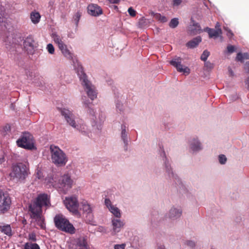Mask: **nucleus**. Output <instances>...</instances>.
Listing matches in <instances>:
<instances>
[{
    "label": "nucleus",
    "instance_id": "nucleus-42",
    "mask_svg": "<svg viewBox=\"0 0 249 249\" xmlns=\"http://www.w3.org/2000/svg\"><path fill=\"white\" fill-rule=\"evenodd\" d=\"M228 53H231L235 51V47L232 45H228L227 47Z\"/></svg>",
    "mask_w": 249,
    "mask_h": 249
},
{
    "label": "nucleus",
    "instance_id": "nucleus-37",
    "mask_svg": "<svg viewBox=\"0 0 249 249\" xmlns=\"http://www.w3.org/2000/svg\"><path fill=\"white\" fill-rule=\"evenodd\" d=\"M47 49L48 52L50 54H53L54 53V48L53 45L52 44H49L47 45Z\"/></svg>",
    "mask_w": 249,
    "mask_h": 249
},
{
    "label": "nucleus",
    "instance_id": "nucleus-17",
    "mask_svg": "<svg viewBox=\"0 0 249 249\" xmlns=\"http://www.w3.org/2000/svg\"><path fill=\"white\" fill-rule=\"evenodd\" d=\"M58 48L61 51L63 55L67 59L70 60L73 59V53L68 49L67 46L65 44L60 46Z\"/></svg>",
    "mask_w": 249,
    "mask_h": 249
},
{
    "label": "nucleus",
    "instance_id": "nucleus-43",
    "mask_svg": "<svg viewBox=\"0 0 249 249\" xmlns=\"http://www.w3.org/2000/svg\"><path fill=\"white\" fill-rule=\"evenodd\" d=\"M124 244L116 245L114 246V249H124Z\"/></svg>",
    "mask_w": 249,
    "mask_h": 249
},
{
    "label": "nucleus",
    "instance_id": "nucleus-16",
    "mask_svg": "<svg viewBox=\"0 0 249 249\" xmlns=\"http://www.w3.org/2000/svg\"><path fill=\"white\" fill-rule=\"evenodd\" d=\"M205 31L207 32L210 38H217L222 34V30L220 28L215 30L207 27Z\"/></svg>",
    "mask_w": 249,
    "mask_h": 249
},
{
    "label": "nucleus",
    "instance_id": "nucleus-35",
    "mask_svg": "<svg viewBox=\"0 0 249 249\" xmlns=\"http://www.w3.org/2000/svg\"><path fill=\"white\" fill-rule=\"evenodd\" d=\"M81 16L82 13L79 11L76 12L73 16V18L76 25H78V22L81 18Z\"/></svg>",
    "mask_w": 249,
    "mask_h": 249
},
{
    "label": "nucleus",
    "instance_id": "nucleus-2",
    "mask_svg": "<svg viewBox=\"0 0 249 249\" xmlns=\"http://www.w3.org/2000/svg\"><path fill=\"white\" fill-rule=\"evenodd\" d=\"M29 169L28 167L22 163L13 164L11 172L9 176L10 180L15 182L24 180L28 175Z\"/></svg>",
    "mask_w": 249,
    "mask_h": 249
},
{
    "label": "nucleus",
    "instance_id": "nucleus-41",
    "mask_svg": "<svg viewBox=\"0 0 249 249\" xmlns=\"http://www.w3.org/2000/svg\"><path fill=\"white\" fill-rule=\"evenodd\" d=\"M105 203L106 206L107 207V208L108 209H109L111 208V207L114 206L112 204L111 201L108 198L105 199Z\"/></svg>",
    "mask_w": 249,
    "mask_h": 249
},
{
    "label": "nucleus",
    "instance_id": "nucleus-27",
    "mask_svg": "<svg viewBox=\"0 0 249 249\" xmlns=\"http://www.w3.org/2000/svg\"><path fill=\"white\" fill-rule=\"evenodd\" d=\"M236 60L243 62L244 60L249 59V53H238L236 57Z\"/></svg>",
    "mask_w": 249,
    "mask_h": 249
},
{
    "label": "nucleus",
    "instance_id": "nucleus-49",
    "mask_svg": "<svg viewBox=\"0 0 249 249\" xmlns=\"http://www.w3.org/2000/svg\"><path fill=\"white\" fill-rule=\"evenodd\" d=\"M220 25H219V23H218V22H217V23L216 24V25H215V28H216V29H218L220 28Z\"/></svg>",
    "mask_w": 249,
    "mask_h": 249
},
{
    "label": "nucleus",
    "instance_id": "nucleus-11",
    "mask_svg": "<svg viewBox=\"0 0 249 249\" xmlns=\"http://www.w3.org/2000/svg\"><path fill=\"white\" fill-rule=\"evenodd\" d=\"M58 109L61 115L64 117L67 123L73 128L78 129V126L76 124L74 120V116L70 110L65 108H59Z\"/></svg>",
    "mask_w": 249,
    "mask_h": 249
},
{
    "label": "nucleus",
    "instance_id": "nucleus-57",
    "mask_svg": "<svg viewBox=\"0 0 249 249\" xmlns=\"http://www.w3.org/2000/svg\"><path fill=\"white\" fill-rule=\"evenodd\" d=\"M248 89L249 90V85H248Z\"/></svg>",
    "mask_w": 249,
    "mask_h": 249
},
{
    "label": "nucleus",
    "instance_id": "nucleus-40",
    "mask_svg": "<svg viewBox=\"0 0 249 249\" xmlns=\"http://www.w3.org/2000/svg\"><path fill=\"white\" fill-rule=\"evenodd\" d=\"M224 29L227 32V36H228V37L229 38H231L233 36V33L232 32V31L231 30L228 29V28L224 27Z\"/></svg>",
    "mask_w": 249,
    "mask_h": 249
},
{
    "label": "nucleus",
    "instance_id": "nucleus-51",
    "mask_svg": "<svg viewBox=\"0 0 249 249\" xmlns=\"http://www.w3.org/2000/svg\"><path fill=\"white\" fill-rule=\"evenodd\" d=\"M3 22V18L2 17H0V23Z\"/></svg>",
    "mask_w": 249,
    "mask_h": 249
},
{
    "label": "nucleus",
    "instance_id": "nucleus-28",
    "mask_svg": "<svg viewBox=\"0 0 249 249\" xmlns=\"http://www.w3.org/2000/svg\"><path fill=\"white\" fill-rule=\"evenodd\" d=\"M191 148L195 151H198L201 149L200 143L196 140H194L193 142L191 143Z\"/></svg>",
    "mask_w": 249,
    "mask_h": 249
},
{
    "label": "nucleus",
    "instance_id": "nucleus-1",
    "mask_svg": "<svg viewBox=\"0 0 249 249\" xmlns=\"http://www.w3.org/2000/svg\"><path fill=\"white\" fill-rule=\"evenodd\" d=\"M51 206L50 196L46 194H40L29 206V212L42 213L43 208L48 209Z\"/></svg>",
    "mask_w": 249,
    "mask_h": 249
},
{
    "label": "nucleus",
    "instance_id": "nucleus-18",
    "mask_svg": "<svg viewBox=\"0 0 249 249\" xmlns=\"http://www.w3.org/2000/svg\"><path fill=\"white\" fill-rule=\"evenodd\" d=\"M113 230L115 232L120 231L121 228L124 226V223L120 219L113 218L112 220Z\"/></svg>",
    "mask_w": 249,
    "mask_h": 249
},
{
    "label": "nucleus",
    "instance_id": "nucleus-26",
    "mask_svg": "<svg viewBox=\"0 0 249 249\" xmlns=\"http://www.w3.org/2000/svg\"><path fill=\"white\" fill-rule=\"evenodd\" d=\"M30 18L33 23L36 24L40 20V16L38 12H33L31 13Z\"/></svg>",
    "mask_w": 249,
    "mask_h": 249
},
{
    "label": "nucleus",
    "instance_id": "nucleus-50",
    "mask_svg": "<svg viewBox=\"0 0 249 249\" xmlns=\"http://www.w3.org/2000/svg\"><path fill=\"white\" fill-rule=\"evenodd\" d=\"M158 249H165L164 246H160L158 247Z\"/></svg>",
    "mask_w": 249,
    "mask_h": 249
},
{
    "label": "nucleus",
    "instance_id": "nucleus-34",
    "mask_svg": "<svg viewBox=\"0 0 249 249\" xmlns=\"http://www.w3.org/2000/svg\"><path fill=\"white\" fill-rule=\"evenodd\" d=\"M210 53L208 50H204L203 51L202 54L201 55V57H200L201 60L203 61H206V60L207 59L208 57L210 55Z\"/></svg>",
    "mask_w": 249,
    "mask_h": 249
},
{
    "label": "nucleus",
    "instance_id": "nucleus-6",
    "mask_svg": "<svg viewBox=\"0 0 249 249\" xmlns=\"http://www.w3.org/2000/svg\"><path fill=\"white\" fill-rule=\"evenodd\" d=\"M17 145L20 147L32 150L35 148L33 135L28 133H23L21 137L17 141Z\"/></svg>",
    "mask_w": 249,
    "mask_h": 249
},
{
    "label": "nucleus",
    "instance_id": "nucleus-14",
    "mask_svg": "<svg viewBox=\"0 0 249 249\" xmlns=\"http://www.w3.org/2000/svg\"><path fill=\"white\" fill-rule=\"evenodd\" d=\"M88 13L92 16L97 17L103 13L101 8L96 4H90L87 8Z\"/></svg>",
    "mask_w": 249,
    "mask_h": 249
},
{
    "label": "nucleus",
    "instance_id": "nucleus-15",
    "mask_svg": "<svg viewBox=\"0 0 249 249\" xmlns=\"http://www.w3.org/2000/svg\"><path fill=\"white\" fill-rule=\"evenodd\" d=\"M34 40L31 36L26 38L23 42V47L27 53H32L34 50Z\"/></svg>",
    "mask_w": 249,
    "mask_h": 249
},
{
    "label": "nucleus",
    "instance_id": "nucleus-31",
    "mask_svg": "<svg viewBox=\"0 0 249 249\" xmlns=\"http://www.w3.org/2000/svg\"><path fill=\"white\" fill-rule=\"evenodd\" d=\"M24 249H40V247L36 243L28 242L25 244Z\"/></svg>",
    "mask_w": 249,
    "mask_h": 249
},
{
    "label": "nucleus",
    "instance_id": "nucleus-38",
    "mask_svg": "<svg viewBox=\"0 0 249 249\" xmlns=\"http://www.w3.org/2000/svg\"><path fill=\"white\" fill-rule=\"evenodd\" d=\"M218 159L219 162L222 164H225L227 161V158L224 155H219Z\"/></svg>",
    "mask_w": 249,
    "mask_h": 249
},
{
    "label": "nucleus",
    "instance_id": "nucleus-46",
    "mask_svg": "<svg viewBox=\"0 0 249 249\" xmlns=\"http://www.w3.org/2000/svg\"><path fill=\"white\" fill-rule=\"evenodd\" d=\"M110 3L118 4L120 2V0H108Z\"/></svg>",
    "mask_w": 249,
    "mask_h": 249
},
{
    "label": "nucleus",
    "instance_id": "nucleus-19",
    "mask_svg": "<svg viewBox=\"0 0 249 249\" xmlns=\"http://www.w3.org/2000/svg\"><path fill=\"white\" fill-rule=\"evenodd\" d=\"M45 182L50 186H53V187H57L58 179L56 175L49 176L45 178Z\"/></svg>",
    "mask_w": 249,
    "mask_h": 249
},
{
    "label": "nucleus",
    "instance_id": "nucleus-21",
    "mask_svg": "<svg viewBox=\"0 0 249 249\" xmlns=\"http://www.w3.org/2000/svg\"><path fill=\"white\" fill-rule=\"evenodd\" d=\"M182 211L180 209L172 208L169 212V217L171 219H176L180 216Z\"/></svg>",
    "mask_w": 249,
    "mask_h": 249
},
{
    "label": "nucleus",
    "instance_id": "nucleus-5",
    "mask_svg": "<svg viewBox=\"0 0 249 249\" xmlns=\"http://www.w3.org/2000/svg\"><path fill=\"white\" fill-rule=\"evenodd\" d=\"M51 159L53 163L57 166H64L67 161L65 153L58 146L51 145L50 147Z\"/></svg>",
    "mask_w": 249,
    "mask_h": 249
},
{
    "label": "nucleus",
    "instance_id": "nucleus-23",
    "mask_svg": "<svg viewBox=\"0 0 249 249\" xmlns=\"http://www.w3.org/2000/svg\"><path fill=\"white\" fill-rule=\"evenodd\" d=\"M0 231L9 236L12 235L11 228L9 225L0 226Z\"/></svg>",
    "mask_w": 249,
    "mask_h": 249
},
{
    "label": "nucleus",
    "instance_id": "nucleus-3",
    "mask_svg": "<svg viewBox=\"0 0 249 249\" xmlns=\"http://www.w3.org/2000/svg\"><path fill=\"white\" fill-rule=\"evenodd\" d=\"M77 74L88 96L91 100H93L97 97V92L95 87L87 79V75L84 72L83 68L81 66H79L77 69Z\"/></svg>",
    "mask_w": 249,
    "mask_h": 249
},
{
    "label": "nucleus",
    "instance_id": "nucleus-32",
    "mask_svg": "<svg viewBox=\"0 0 249 249\" xmlns=\"http://www.w3.org/2000/svg\"><path fill=\"white\" fill-rule=\"evenodd\" d=\"M122 139L123 140L124 143L125 144H127V134L126 133L125 126L124 125H122Z\"/></svg>",
    "mask_w": 249,
    "mask_h": 249
},
{
    "label": "nucleus",
    "instance_id": "nucleus-55",
    "mask_svg": "<svg viewBox=\"0 0 249 249\" xmlns=\"http://www.w3.org/2000/svg\"><path fill=\"white\" fill-rule=\"evenodd\" d=\"M37 175H38V179H40L41 178V177L39 176L38 172H37Z\"/></svg>",
    "mask_w": 249,
    "mask_h": 249
},
{
    "label": "nucleus",
    "instance_id": "nucleus-44",
    "mask_svg": "<svg viewBox=\"0 0 249 249\" xmlns=\"http://www.w3.org/2000/svg\"><path fill=\"white\" fill-rule=\"evenodd\" d=\"M187 245L190 247L193 248L195 246V243L194 242L192 241H188L187 242Z\"/></svg>",
    "mask_w": 249,
    "mask_h": 249
},
{
    "label": "nucleus",
    "instance_id": "nucleus-39",
    "mask_svg": "<svg viewBox=\"0 0 249 249\" xmlns=\"http://www.w3.org/2000/svg\"><path fill=\"white\" fill-rule=\"evenodd\" d=\"M128 13L129 15L132 17H134L136 15V11L134 10L132 7H129L128 9Z\"/></svg>",
    "mask_w": 249,
    "mask_h": 249
},
{
    "label": "nucleus",
    "instance_id": "nucleus-8",
    "mask_svg": "<svg viewBox=\"0 0 249 249\" xmlns=\"http://www.w3.org/2000/svg\"><path fill=\"white\" fill-rule=\"evenodd\" d=\"M64 203L67 209L73 213H78L79 203L77 198L75 196L66 197Z\"/></svg>",
    "mask_w": 249,
    "mask_h": 249
},
{
    "label": "nucleus",
    "instance_id": "nucleus-36",
    "mask_svg": "<svg viewBox=\"0 0 249 249\" xmlns=\"http://www.w3.org/2000/svg\"><path fill=\"white\" fill-rule=\"evenodd\" d=\"M204 67L207 70H211L214 67V64L210 61H205Z\"/></svg>",
    "mask_w": 249,
    "mask_h": 249
},
{
    "label": "nucleus",
    "instance_id": "nucleus-30",
    "mask_svg": "<svg viewBox=\"0 0 249 249\" xmlns=\"http://www.w3.org/2000/svg\"><path fill=\"white\" fill-rule=\"evenodd\" d=\"M154 18L157 20L162 23H164L167 21L168 19L167 18L164 16H162L160 13L154 14Z\"/></svg>",
    "mask_w": 249,
    "mask_h": 249
},
{
    "label": "nucleus",
    "instance_id": "nucleus-25",
    "mask_svg": "<svg viewBox=\"0 0 249 249\" xmlns=\"http://www.w3.org/2000/svg\"><path fill=\"white\" fill-rule=\"evenodd\" d=\"M52 38H53L54 42L57 45L58 47H59L65 44L62 41V38L56 33H53L52 34Z\"/></svg>",
    "mask_w": 249,
    "mask_h": 249
},
{
    "label": "nucleus",
    "instance_id": "nucleus-9",
    "mask_svg": "<svg viewBox=\"0 0 249 249\" xmlns=\"http://www.w3.org/2000/svg\"><path fill=\"white\" fill-rule=\"evenodd\" d=\"M72 185V180L68 175L61 177L58 179L57 187L62 189L64 193H66L69 189L71 188Z\"/></svg>",
    "mask_w": 249,
    "mask_h": 249
},
{
    "label": "nucleus",
    "instance_id": "nucleus-4",
    "mask_svg": "<svg viewBox=\"0 0 249 249\" xmlns=\"http://www.w3.org/2000/svg\"><path fill=\"white\" fill-rule=\"evenodd\" d=\"M53 221L55 227L58 230L67 233H74V227L63 214H56L53 218Z\"/></svg>",
    "mask_w": 249,
    "mask_h": 249
},
{
    "label": "nucleus",
    "instance_id": "nucleus-12",
    "mask_svg": "<svg viewBox=\"0 0 249 249\" xmlns=\"http://www.w3.org/2000/svg\"><path fill=\"white\" fill-rule=\"evenodd\" d=\"M82 209L84 213L86 215V220L90 223L93 220V214L92 213L93 208L87 201H83L81 203Z\"/></svg>",
    "mask_w": 249,
    "mask_h": 249
},
{
    "label": "nucleus",
    "instance_id": "nucleus-47",
    "mask_svg": "<svg viewBox=\"0 0 249 249\" xmlns=\"http://www.w3.org/2000/svg\"><path fill=\"white\" fill-rule=\"evenodd\" d=\"M5 161L4 156H2L0 158V164H2Z\"/></svg>",
    "mask_w": 249,
    "mask_h": 249
},
{
    "label": "nucleus",
    "instance_id": "nucleus-10",
    "mask_svg": "<svg viewBox=\"0 0 249 249\" xmlns=\"http://www.w3.org/2000/svg\"><path fill=\"white\" fill-rule=\"evenodd\" d=\"M182 58L180 57H176L170 61V64L175 67L178 71L183 72L185 74H189L190 72V69L181 64Z\"/></svg>",
    "mask_w": 249,
    "mask_h": 249
},
{
    "label": "nucleus",
    "instance_id": "nucleus-20",
    "mask_svg": "<svg viewBox=\"0 0 249 249\" xmlns=\"http://www.w3.org/2000/svg\"><path fill=\"white\" fill-rule=\"evenodd\" d=\"M201 41V37L198 36L187 42L186 46L190 48H194L196 47Z\"/></svg>",
    "mask_w": 249,
    "mask_h": 249
},
{
    "label": "nucleus",
    "instance_id": "nucleus-33",
    "mask_svg": "<svg viewBox=\"0 0 249 249\" xmlns=\"http://www.w3.org/2000/svg\"><path fill=\"white\" fill-rule=\"evenodd\" d=\"M179 22L178 18H174L171 19L169 25L171 28H175L178 25Z\"/></svg>",
    "mask_w": 249,
    "mask_h": 249
},
{
    "label": "nucleus",
    "instance_id": "nucleus-53",
    "mask_svg": "<svg viewBox=\"0 0 249 249\" xmlns=\"http://www.w3.org/2000/svg\"><path fill=\"white\" fill-rule=\"evenodd\" d=\"M246 65L249 70V62H247Z\"/></svg>",
    "mask_w": 249,
    "mask_h": 249
},
{
    "label": "nucleus",
    "instance_id": "nucleus-29",
    "mask_svg": "<svg viewBox=\"0 0 249 249\" xmlns=\"http://www.w3.org/2000/svg\"><path fill=\"white\" fill-rule=\"evenodd\" d=\"M109 211L116 217L120 218L121 214L120 210L116 207L113 206L109 209Z\"/></svg>",
    "mask_w": 249,
    "mask_h": 249
},
{
    "label": "nucleus",
    "instance_id": "nucleus-24",
    "mask_svg": "<svg viewBox=\"0 0 249 249\" xmlns=\"http://www.w3.org/2000/svg\"><path fill=\"white\" fill-rule=\"evenodd\" d=\"M77 249H87V242L85 238H81L78 239L77 243Z\"/></svg>",
    "mask_w": 249,
    "mask_h": 249
},
{
    "label": "nucleus",
    "instance_id": "nucleus-52",
    "mask_svg": "<svg viewBox=\"0 0 249 249\" xmlns=\"http://www.w3.org/2000/svg\"><path fill=\"white\" fill-rule=\"evenodd\" d=\"M145 19H143V18H141L140 20V21H139V23L141 24L142 22L144 21Z\"/></svg>",
    "mask_w": 249,
    "mask_h": 249
},
{
    "label": "nucleus",
    "instance_id": "nucleus-54",
    "mask_svg": "<svg viewBox=\"0 0 249 249\" xmlns=\"http://www.w3.org/2000/svg\"><path fill=\"white\" fill-rule=\"evenodd\" d=\"M229 71H230V73L231 75H233L232 71L231 70H229Z\"/></svg>",
    "mask_w": 249,
    "mask_h": 249
},
{
    "label": "nucleus",
    "instance_id": "nucleus-13",
    "mask_svg": "<svg viewBox=\"0 0 249 249\" xmlns=\"http://www.w3.org/2000/svg\"><path fill=\"white\" fill-rule=\"evenodd\" d=\"M31 217L35 219L36 224L40 229H45V223L44 217L42 215L41 212H30Z\"/></svg>",
    "mask_w": 249,
    "mask_h": 249
},
{
    "label": "nucleus",
    "instance_id": "nucleus-56",
    "mask_svg": "<svg viewBox=\"0 0 249 249\" xmlns=\"http://www.w3.org/2000/svg\"><path fill=\"white\" fill-rule=\"evenodd\" d=\"M163 154L164 155H165V152H164V151H163Z\"/></svg>",
    "mask_w": 249,
    "mask_h": 249
},
{
    "label": "nucleus",
    "instance_id": "nucleus-22",
    "mask_svg": "<svg viewBox=\"0 0 249 249\" xmlns=\"http://www.w3.org/2000/svg\"><path fill=\"white\" fill-rule=\"evenodd\" d=\"M189 31L193 35L199 34L201 32V27L198 23H194L189 27Z\"/></svg>",
    "mask_w": 249,
    "mask_h": 249
},
{
    "label": "nucleus",
    "instance_id": "nucleus-45",
    "mask_svg": "<svg viewBox=\"0 0 249 249\" xmlns=\"http://www.w3.org/2000/svg\"><path fill=\"white\" fill-rule=\"evenodd\" d=\"M182 2V0H173V4L174 5H179Z\"/></svg>",
    "mask_w": 249,
    "mask_h": 249
},
{
    "label": "nucleus",
    "instance_id": "nucleus-7",
    "mask_svg": "<svg viewBox=\"0 0 249 249\" xmlns=\"http://www.w3.org/2000/svg\"><path fill=\"white\" fill-rule=\"evenodd\" d=\"M11 205V199L7 194L0 191V214L8 212Z\"/></svg>",
    "mask_w": 249,
    "mask_h": 249
},
{
    "label": "nucleus",
    "instance_id": "nucleus-48",
    "mask_svg": "<svg viewBox=\"0 0 249 249\" xmlns=\"http://www.w3.org/2000/svg\"><path fill=\"white\" fill-rule=\"evenodd\" d=\"M165 163V166H166V170H167V171H168V172H169V170L171 169V167L170 165H168L166 162Z\"/></svg>",
    "mask_w": 249,
    "mask_h": 249
}]
</instances>
